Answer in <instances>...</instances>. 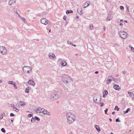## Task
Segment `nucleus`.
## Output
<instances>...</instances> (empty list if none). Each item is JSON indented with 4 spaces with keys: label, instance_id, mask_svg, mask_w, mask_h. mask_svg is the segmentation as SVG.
Returning <instances> with one entry per match:
<instances>
[{
    "label": "nucleus",
    "instance_id": "nucleus-35",
    "mask_svg": "<svg viewBox=\"0 0 134 134\" xmlns=\"http://www.w3.org/2000/svg\"><path fill=\"white\" fill-rule=\"evenodd\" d=\"M108 94V93H105V94H104L103 96V97L105 98Z\"/></svg>",
    "mask_w": 134,
    "mask_h": 134
},
{
    "label": "nucleus",
    "instance_id": "nucleus-39",
    "mask_svg": "<svg viewBox=\"0 0 134 134\" xmlns=\"http://www.w3.org/2000/svg\"><path fill=\"white\" fill-rule=\"evenodd\" d=\"M15 13H16L18 15V16L20 17V18H21V16H20V15L18 14V13L17 11V10H16V11H15Z\"/></svg>",
    "mask_w": 134,
    "mask_h": 134
},
{
    "label": "nucleus",
    "instance_id": "nucleus-51",
    "mask_svg": "<svg viewBox=\"0 0 134 134\" xmlns=\"http://www.w3.org/2000/svg\"><path fill=\"white\" fill-rule=\"evenodd\" d=\"M71 45H72L74 47H76V45H75V44H73L72 43Z\"/></svg>",
    "mask_w": 134,
    "mask_h": 134
},
{
    "label": "nucleus",
    "instance_id": "nucleus-63",
    "mask_svg": "<svg viewBox=\"0 0 134 134\" xmlns=\"http://www.w3.org/2000/svg\"><path fill=\"white\" fill-rule=\"evenodd\" d=\"M69 134H72V133L71 132Z\"/></svg>",
    "mask_w": 134,
    "mask_h": 134
},
{
    "label": "nucleus",
    "instance_id": "nucleus-43",
    "mask_svg": "<svg viewBox=\"0 0 134 134\" xmlns=\"http://www.w3.org/2000/svg\"><path fill=\"white\" fill-rule=\"evenodd\" d=\"M32 116V114H30L28 115V116L29 117H31Z\"/></svg>",
    "mask_w": 134,
    "mask_h": 134
},
{
    "label": "nucleus",
    "instance_id": "nucleus-56",
    "mask_svg": "<svg viewBox=\"0 0 134 134\" xmlns=\"http://www.w3.org/2000/svg\"><path fill=\"white\" fill-rule=\"evenodd\" d=\"M122 73L123 74H125V71H123L122 72Z\"/></svg>",
    "mask_w": 134,
    "mask_h": 134
},
{
    "label": "nucleus",
    "instance_id": "nucleus-15",
    "mask_svg": "<svg viewBox=\"0 0 134 134\" xmlns=\"http://www.w3.org/2000/svg\"><path fill=\"white\" fill-rule=\"evenodd\" d=\"M42 113L44 114H47L49 115H50V113L47 111V110H45L43 108V111Z\"/></svg>",
    "mask_w": 134,
    "mask_h": 134
},
{
    "label": "nucleus",
    "instance_id": "nucleus-59",
    "mask_svg": "<svg viewBox=\"0 0 134 134\" xmlns=\"http://www.w3.org/2000/svg\"><path fill=\"white\" fill-rule=\"evenodd\" d=\"M103 92H107V90H104Z\"/></svg>",
    "mask_w": 134,
    "mask_h": 134
},
{
    "label": "nucleus",
    "instance_id": "nucleus-9",
    "mask_svg": "<svg viewBox=\"0 0 134 134\" xmlns=\"http://www.w3.org/2000/svg\"><path fill=\"white\" fill-rule=\"evenodd\" d=\"M41 23L44 25H47L48 23V21L46 18H43L40 20Z\"/></svg>",
    "mask_w": 134,
    "mask_h": 134
},
{
    "label": "nucleus",
    "instance_id": "nucleus-44",
    "mask_svg": "<svg viewBox=\"0 0 134 134\" xmlns=\"http://www.w3.org/2000/svg\"><path fill=\"white\" fill-rule=\"evenodd\" d=\"M120 9L121 10H123L124 9V7L123 6H121L120 7Z\"/></svg>",
    "mask_w": 134,
    "mask_h": 134
},
{
    "label": "nucleus",
    "instance_id": "nucleus-55",
    "mask_svg": "<svg viewBox=\"0 0 134 134\" xmlns=\"http://www.w3.org/2000/svg\"><path fill=\"white\" fill-rule=\"evenodd\" d=\"M115 112L114 111L113 112H112V114L113 115H114L115 114Z\"/></svg>",
    "mask_w": 134,
    "mask_h": 134
},
{
    "label": "nucleus",
    "instance_id": "nucleus-24",
    "mask_svg": "<svg viewBox=\"0 0 134 134\" xmlns=\"http://www.w3.org/2000/svg\"><path fill=\"white\" fill-rule=\"evenodd\" d=\"M21 101V106H24L25 105L26 103L24 102L23 101Z\"/></svg>",
    "mask_w": 134,
    "mask_h": 134
},
{
    "label": "nucleus",
    "instance_id": "nucleus-26",
    "mask_svg": "<svg viewBox=\"0 0 134 134\" xmlns=\"http://www.w3.org/2000/svg\"><path fill=\"white\" fill-rule=\"evenodd\" d=\"M15 82H14L12 81H9L8 83L9 84H12L13 85Z\"/></svg>",
    "mask_w": 134,
    "mask_h": 134
},
{
    "label": "nucleus",
    "instance_id": "nucleus-11",
    "mask_svg": "<svg viewBox=\"0 0 134 134\" xmlns=\"http://www.w3.org/2000/svg\"><path fill=\"white\" fill-rule=\"evenodd\" d=\"M28 84L30 85H32L33 86H34L36 83H35L34 81L31 80H29L28 82Z\"/></svg>",
    "mask_w": 134,
    "mask_h": 134
},
{
    "label": "nucleus",
    "instance_id": "nucleus-52",
    "mask_svg": "<svg viewBox=\"0 0 134 134\" xmlns=\"http://www.w3.org/2000/svg\"><path fill=\"white\" fill-rule=\"evenodd\" d=\"M98 73V71H96L95 72V73L96 74H97Z\"/></svg>",
    "mask_w": 134,
    "mask_h": 134
},
{
    "label": "nucleus",
    "instance_id": "nucleus-19",
    "mask_svg": "<svg viewBox=\"0 0 134 134\" xmlns=\"http://www.w3.org/2000/svg\"><path fill=\"white\" fill-rule=\"evenodd\" d=\"M129 97H131L132 98H133L134 97V95L133 93H128Z\"/></svg>",
    "mask_w": 134,
    "mask_h": 134
},
{
    "label": "nucleus",
    "instance_id": "nucleus-6",
    "mask_svg": "<svg viewBox=\"0 0 134 134\" xmlns=\"http://www.w3.org/2000/svg\"><path fill=\"white\" fill-rule=\"evenodd\" d=\"M23 70L24 72L25 73H29L30 71L31 70V68L30 66H24L23 67Z\"/></svg>",
    "mask_w": 134,
    "mask_h": 134
},
{
    "label": "nucleus",
    "instance_id": "nucleus-22",
    "mask_svg": "<svg viewBox=\"0 0 134 134\" xmlns=\"http://www.w3.org/2000/svg\"><path fill=\"white\" fill-rule=\"evenodd\" d=\"M130 110V109L129 108H127L126 110V111H123V113L124 114H126Z\"/></svg>",
    "mask_w": 134,
    "mask_h": 134
},
{
    "label": "nucleus",
    "instance_id": "nucleus-61",
    "mask_svg": "<svg viewBox=\"0 0 134 134\" xmlns=\"http://www.w3.org/2000/svg\"><path fill=\"white\" fill-rule=\"evenodd\" d=\"M124 22L126 23H127V21H126V20H125L124 21Z\"/></svg>",
    "mask_w": 134,
    "mask_h": 134
},
{
    "label": "nucleus",
    "instance_id": "nucleus-47",
    "mask_svg": "<svg viewBox=\"0 0 134 134\" xmlns=\"http://www.w3.org/2000/svg\"><path fill=\"white\" fill-rule=\"evenodd\" d=\"M66 16H65V15L63 17V19L66 20Z\"/></svg>",
    "mask_w": 134,
    "mask_h": 134
},
{
    "label": "nucleus",
    "instance_id": "nucleus-32",
    "mask_svg": "<svg viewBox=\"0 0 134 134\" xmlns=\"http://www.w3.org/2000/svg\"><path fill=\"white\" fill-rule=\"evenodd\" d=\"M21 101H20L18 103L16 104V106L19 107V105H21Z\"/></svg>",
    "mask_w": 134,
    "mask_h": 134
},
{
    "label": "nucleus",
    "instance_id": "nucleus-37",
    "mask_svg": "<svg viewBox=\"0 0 134 134\" xmlns=\"http://www.w3.org/2000/svg\"><path fill=\"white\" fill-rule=\"evenodd\" d=\"M67 43L68 44H71V45H72V43H71L70 41H68L67 42Z\"/></svg>",
    "mask_w": 134,
    "mask_h": 134
},
{
    "label": "nucleus",
    "instance_id": "nucleus-28",
    "mask_svg": "<svg viewBox=\"0 0 134 134\" xmlns=\"http://www.w3.org/2000/svg\"><path fill=\"white\" fill-rule=\"evenodd\" d=\"M31 121L32 122L34 123L35 121V120L34 118V117H33L31 120Z\"/></svg>",
    "mask_w": 134,
    "mask_h": 134
},
{
    "label": "nucleus",
    "instance_id": "nucleus-17",
    "mask_svg": "<svg viewBox=\"0 0 134 134\" xmlns=\"http://www.w3.org/2000/svg\"><path fill=\"white\" fill-rule=\"evenodd\" d=\"M16 1V0H10L8 4L10 5H13Z\"/></svg>",
    "mask_w": 134,
    "mask_h": 134
},
{
    "label": "nucleus",
    "instance_id": "nucleus-48",
    "mask_svg": "<svg viewBox=\"0 0 134 134\" xmlns=\"http://www.w3.org/2000/svg\"><path fill=\"white\" fill-rule=\"evenodd\" d=\"M118 106H116L115 107V108L114 109V110H115L117 109V108H118Z\"/></svg>",
    "mask_w": 134,
    "mask_h": 134
},
{
    "label": "nucleus",
    "instance_id": "nucleus-64",
    "mask_svg": "<svg viewBox=\"0 0 134 134\" xmlns=\"http://www.w3.org/2000/svg\"><path fill=\"white\" fill-rule=\"evenodd\" d=\"M51 32V30H49V32Z\"/></svg>",
    "mask_w": 134,
    "mask_h": 134
},
{
    "label": "nucleus",
    "instance_id": "nucleus-2",
    "mask_svg": "<svg viewBox=\"0 0 134 134\" xmlns=\"http://www.w3.org/2000/svg\"><path fill=\"white\" fill-rule=\"evenodd\" d=\"M62 79L63 83L67 86L71 80V79L67 75H62Z\"/></svg>",
    "mask_w": 134,
    "mask_h": 134
},
{
    "label": "nucleus",
    "instance_id": "nucleus-50",
    "mask_svg": "<svg viewBox=\"0 0 134 134\" xmlns=\"http://www.w3.org/2000/svg\"><path fill=\"white\" fill-rule=\"evenodd\" d=\"M116 110L117 111H119V108H118H118H117Z\"/></svg>",
    "mask_w": 134,
    "mask_h": 134
},
{
    "label": "nucleus",
    "instance_id": "nucleus-1",
    "mask_svg": "<svg viewBox=\"0 0 134 134\" xmlns=\"http://www.w3.org/2000/svg\"><path fill=\"white\" fill-rule=\"evenodd\" d=\"M66 117L68 120V123L71 124L74 121L75 118V115L71 112L67 113L66 114Z\"/></svg>",
    "mask_w": 134,
    "mask_h": 134
},
{
    "label": "nucleus",
    "instance_id": "nucleus-58",
    "mask_svg": "<svg viewBox=\"0 0 134 134\" xmlns=\"http://www.w3.org/2000/svg\"><path fill=\"white\" fill-rule=\"evenodd\" d=\"M14 120H11V122L12 123H13V122Z\"/></svg>",
    "mask_w": 134,
    "mask_h": 134
},
{
    "label": "nucleus",
    "instance_id": "nucleus-41",
    "mask_svg": "<svg viewBox=\"0 0 134 134\" xmlns=\"http://www.w3.org/2000/svg\"><path fill=\"white\" fill-rule=\"evenodd\" d=\"M14 109H15L14 110L15 111H16V112H19V110L17 108H15Z\"/></svg>",
    "mask_w": 134,
    "mask_h": 134
},
{
    "label": "nucleus",
    "instance_id": "nucleus-3",
    "mask_svg": "<svg viewBox=\"0 0 134 134\" xmlns=\"http://www.w3.org/2000/svg\"><path fill=\"white\" fill-rule=\"evenodd\" d=\"M61 95V93H52L51 96V100L52 101L56 100L60 97Z\"/></svg>",
    "mask_w": 134,
    "mask_h": 134
},
{
    "label": "nucleus",
    "instance_id": "nucleus-8",
    "mask_svg": "<svg viewBox=\"0 0 134 134\" xmlns=\"http://www.w3.org/2000/svg\"><path fill=\"white\" fill-rule=\"evenodd\" d=\"M48 56L49 58L51 60H55L56 58L54 54L53 53H49L48 54Z\"/></svg>",
    "mask_w": 134,
    "mask_h": 134
},
{
    "label": "nucleus",
    "instance_id": "nucleus-53",
    "mask_svg": "<svg viewBox=\"0 0 134 134\" xmlns=\"http://www.w3.org/2000/svg\"><path fill=\"white\" fill-rule=\"evenodd\" d=\"M119 25L120 26H122L123 25V24L122 23H120V24H119Z\"/></svg>",
    "mask_w": 134,
    "mask_h": 134
},
{
    "label": "nucleus",
    "instance_id": "nucleus-7",
    "mask_svg": "<svg viewBox=\"0 0 134 134\" xmlns=\"http://www.w3.org/2000/svg\"><path fill=\"white\" fill-rule=\"evenodd\" d=\"M0 52L3 55L6 54L7 53L6 48L4 47L0 46Z\"/></svg>",
    "mask_w": 134,
    "mask_h": 134
},
{
    "label": "nucleus",
    "instance_id": "nucleus-21",
    "mask_svg": "<svg viewBox=\"0 0 134 134\" xmlns=\"http://www.w3.org/2000/svg\"><path fill=\"white\" fill-rule=\"evenodd\" d=\"M61 64L62 66H65L67 64L65 62L63 61L61 62Z\"/></svg>",
    "mask_w": 134,
    "mask_h": 134
},
{
    "label": "nucleus",
    "instance_id": "nucleus-38",
    "mask_svg": "<svg viewBox=\"0 0 134 134\" xmlns=\"http://www.w3.org/2000/svg\"><path fill=\"white\" fill-rule=\"evenodd\" d=\"M108 109L107 108L105 110H104V111H105V114H107V111H108Z\"/></svg>",
    "mask_w": 134,
    "mask_h": 134
},
{
    "label": "nucleus",
    "instance_id": "nucleus-54",
    "mask_svg": "<svg viewBox=\"0 0 134 134\" xmlns=\"http://www.w3.org/2000/svg\"><path fill=\"white\" fill-rule=\"evenodd\" d=\"M75 18H76V19H78L79 18V17L78 16H76V17H75Z\"/></svg>",
    "mask_w": 134,
    "mask_h": 134
},
{
    "label": "nucleus",
    "instance_id": "nucleus-12",
    "mask_svg": "<svg viewBox=\"0 0 134 134\" xmlns=\"http://www.w3.org/2000/svg\"><path fill=\"white\" fill-rule=\"evenodd\" d=\"M113 15H112L111 13H109L108 15V16L107 18V20L108 21H109L111 20L113 18Z\"/></svg>",
    "mask_w": 134,
    "mask_h": 134
},
{
    "label": "nucleus",
    "instance_id": "nucleus-31",
    "mask_svg": "<svg viewBox=\"0 0 134 134\" xmlns=\"http://www.w3.org/2000/svg\"><path fill=\"white\" fill-rule=\"evenodd\" d=\"M112 80H113L114 82H117L118 81L117 79L116 78H114L113 77L112 78Z\"/></svg>",
    "mask_w": 134,
    "mask_h": 134
},
{
    "label": "nucleus",
    "instance_id": "nucleus-33",
    "mask_svg": "<svg viewBox=\"0 0 134 134\" xmlns=\"http://www.w3.org/2000/svg\"><path fill=\"white\" fill-rule=\"evenodd\" d=\"M21 18L22 19V20L25 23L26 21V20L25 19V18L24 17H21Z\"/></svg>",
    "mask_w": 134,
    "mask_h": 134
},
{
    "label": "nucleus",
    "instance_id": "nucleus-60",
    "mask_svg": "<svg viewBox=\"0 0 134 134\" xmlns=\"http://www.w3.org/2000/svg\"><path fill=\"white\" fill-rule=\"evenodd\" d=\"M2 82V80H0V84Z\"/></svg>",
    "mask_w": 134,
    "mask_h": 134
},
{
    "label": "nucleus",
    "instance_id": "nucleus-20",
    "mask_svg": "<svg viewBox=\"0 0 134 134\" xmlns=\"http://www.w3.org/2000/svg\"><path fill=\"white\" fill-rule=\"evenodd\" d=\"M94 127L96 129L97 131L99 132L100 131V129L98 126L95 125L94 126Z\"/></svg>",
    "mask_w": 134,
    "mask_h": 134
},
{
    "label": "nucleus",
    "instance_id": "nucleus-13",
    "mask_svg": "<svg viewBox=\"0 0 134 134\" xmlns=\"http://www.w3.org/2000/svg\"><path fill=\"white\" fill-rule=\"evenodd\" d=\"M43 108H41L39 107L36 110V112L37 113H42Z\"/></svg>",
    "mask_w": 134,
    "mask_h": 134
},
{
    "label": "nucleus",
    "instance_id": "nucleus-14",
    "mask_svg": "<svg viewBox=\"0 0 134 134\" xmlns=\"http://www.w3.org/2000/svg\"><path fill=\"white\" fill-rule=\"evenodd\" d=\"M77 12L80 15L82 14L83 13V11L81 8H79L77 10Z\"/></svg>",
    "mask_w": 134,
    "mask_h": 134
},
{
    "label": "nucleus",
    "instance_id": "nucleus-27",
    "mask_svg": "<svg viewBox=\"0 0 134 134\" xmlns=\"http://www.w3.org/2000/svg\"><path fill=\"white\" fill-rule=\"evenodd\" d=\"M89 28H90V29L91 30H92V29H93V25L92 24H90V25Z\"/></svg>",
    "mask_w": 134,
    "mask_h": 134
},
{
    "label": "nucleus",
    "instance_id": "nucleus-18",
    "mask_svg": "<svg viewBox=\"0 0 134 134\" xmlns=\"http://www.w3.org/2000/svg\"><path fill=\"white\" fill-rule=\"evenodd\" d=\"M114 88L115 90L118 91H119V90L120 89L119 86L117 85H114Z\"/></svg>",
    "mask_w": 134,
    "mask_h": 134
},
{
    "label": "nucleus",
    "instance_id": "nucleus-25",
    "mask_svg": "<svg viewBox=\"0 0 134 134\" xmlns=\"http://www.w3.org/2000/svg\"><path fill=\"white\" fill-rule=\"evenodd\" d=\"M30 89V88L28 87L26 88L25 89V92H29V89Z\"/></svg>",
    "mask_w": 134,
    "mask_h": 134
},
{
    "label": "nucleus",
    "instance_id": "nucleus-29",
    "mask_svg": "<svg viewBox=\"0 0 134 134\" xmlns=\"http://www.w3.org/2000/svg\"><path fill=\"white\" fill-rule=\"evenodd\" d=\"M34 118L35 120H36L38 121H39L40 120V118L37 116H35L34 117Z\"/></svg>",
    "mask_w": 134,
    "mask_h": 134
},
{
    "label": "nucleus",
    "instance_id": "nucleus-5",
    "mask_svg": "<svg viewBox=\"0 0 134 134\" xmlns=\"http://www.w3.org/2000/svg\"><path fill=\"white\" fill-rule=\"evenodd\" d=\"M119 34L121 37L123 39H126L128 35L126 32L124 31H120L119 32Z\"/></svg>",
    "mask_w": 134,
    "mask_h": 134
},
{
    "label": "nucleus",
    "instance_id": "nucleus-40",
    "mask_svg": "<svg viewBox=\"0 0 134 134\" xmlns=\"http://www.w3.org/2000/svg\"><path fill=\"white\" fill-rule=\"evenodd\" d=\"M15 89H17V86L16 85L15 83L13 85Z\"/></svg>",
    "mask_w": 134,
    "mask_h": 134
},
{
    "label": "nucleus",
    "instance_id": "nucleus-36",
    "mask_svg": "<svg viewBox=\"0 0 134 134\" xmlns=\"http://www.w3.org/2000/svg\"><path fill=\"white\" fill-rule=\"evenodd\" d=\"M115 121H116V122H120V120H119V118H117L116 120H115Z\"/></svg>",
    "mask_w": 134,
    "mask_h": 134
},
{
    "label": "nucleus",
    "instance_id": "nucleus-4",
    "mask_svg": "<svg viewBox=\"0 0 134 134\" xmlns=\"http://www.w3.org/2000/svg\"><path fill=\"white\" fill-rule=\"evenodd\" d=\"M101 97L99 94L95 93L93 98L94 102L96 103H98L100 102Z\"/></svg>",
    "mask_w": 134,
    "mask_h": 134
},
{
    "label": "nucleus",
    "instance_id": "nucleus-46",
    "mask_svg": "<svg viewBox=\"0 0 134 134\" xmlns=\"http://www.w3.org/2000/svg\"><path fill=\"white\" fill-rule=\"evenodd\" d=\"M14 115V114L13 113H11L10 114V116H13Z\"/></svg>",
    "mask_w": 134,
    "mask_h": 134
},
{
    "label": "nucleus",
    "instance_id": "nucleus-10",
    "mask_svg": "<svg viewBox=\"0 0 134 134\" xmlns=\"http://www.w3.org/2000/svg\"><path fill=\"white\" fill-rule=\"evenodd\" d=\"M113 77L111 76H108L107 77V84H109L111 83V81L112 80Z\"/></svg>",
    "mask_w": 134,
    "mask_h": 134
},
{
    "label": "nucleus",
    "instance_id": "nucleus-45",
    "mask_svg": "<svg viewBox=\"0 0 134 134\" xmlns=\"http://www.w3.org/2000/svg\"><path fill=\"white\" fill-rule=\"evenodd\" d=\"M131 50L133 52H134V48L133 47L131 48Z\"/></svg>",
    "mask_w": 134,
    "mask_h": 134
},
{
    "label": "nucleus",
    "instance_id": "nucleus-34",
    "mask_svg": "<svg viewBox=\"0 0 134 134\" xmlns=\"http://www.w3.org/2000/svg\"><path fill=\"white\" fill-rule=\"evenodd\" d=\"M1 131L2 132L4 133H5V130L4 128H2L1 129Z\"/></svg>",
    "mask_w": 134,
    "mask_h": 134
},
{
    "label": "nucleus",
    "instance_id": "nucleus-57",
    "mask_svg": "<svg viewBox=\"0 0 134 134\" xmlns=\"http://www.w3.org/2000/svg\"><path fill=\"white\" fill-rule=\"evenodd\" d=\"M109 120L110 122H111L112 121V119H111L109 118Z\"/></svg>",
    "mask_w": 134,
    "mask_h": 134
},
{
    "label": "nucleus",
    "instance_id": "nucleus-16",
    "mask_svg": "<svg viewBox=\"0 0 134 134\" xmlns=\"http://www.w3.org/2000/svg\"><path fill=\"white\" fill-rule=\"evenodd\" d=\"M90 2V1H88L85 2L83 4V6H85L84 7V8H86L88 7L89 5V4Z\"/></svg>",
    "mask_w": 134,
    "mask_h": 134
},
{
    "label": "nucleus",
    "instance_id": "nucleus-49",
    "mask_svg": "<svg viewBox=\"0 0 134 134\" xmlns=\"http://www.w3.org/2000/svg\"><path fill=\"white\" fill-rule=\"evenodd\" d=\"M100 104L101 105H100V106L101 107H102V105H103V103H102L101 102V103H100Z\"/></svg>",
    "mask_w": 134,
    "mask_h": 134
},
{
    "label": "nucleus",
    "instance_id": "nucleus-23",
    "mask_svg": "<svg viewBox=\"0 0 134 134\" xmlns=\"http://www.w3.org/2000/svg\"><path fill=\"white\" fill-rule=\"evenodd\" d=\"M72 13V11L71 10H67L66 12V13L67 14H68L69 13Z\"/></svg>",
    "mask_w": 134,
    "mask_h": 134
},
{
    "label": "nucleus",
    "instance_id": "nucleus-62",
    "mask_svg": "<svg viewBox=\"0 0 134 134\" xmlns=\"http://www.w3.org/2000/svg\"><path fill=\"white\" fill-rule=\"evenodd\" d=\"M120 21L122 22L123 21V19H122V20H121Z\"/></svg>",
    "mask_w": 134,
    "mask_h": 134
},
{
    "label": "nucleus",
    "instance_id": "nucleus-30",
    "mask_svg": "<svg viewBox=\"0 0 134 134\" xmlns=\"http://www.w3.org/2000/svg\"><path fill=\"white\" fill-rule=\"evenodd\" d=\"M5 115V114L3 113L0 117V119H2L3 118V117Z\"/></svg>",
    "mask_w": 134,
    "mask_h": 134
},
{
    "label": "nucleus",
    "instance_id": "nucleus-42",
    "mask_svg": "<svg viewBox=\"0 0 134 134\" xmlns=\"http://www.w3.org/2000/svg\"><path fill=\"white\" fill-rule=\"evenodd\" d=\"M11 106L12 107L13 109H14L15 108V106L14 105V104H11Z\"/></svg>",
    "mask_w": 134,
    "mask_h": 134
}]
</instances>
